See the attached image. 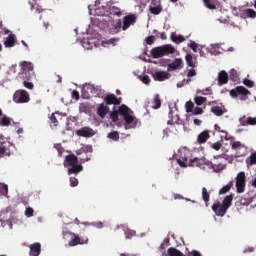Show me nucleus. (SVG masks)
Masks as SVG:
<instances>
[{
  "label": "nucleus",
  "instance_id": "e2e57ef3",
  "mask_svg": "<svg viewBox=\"0 0 256 256\" xmlns=\"http://www.w3.org/2000/svg\"><path fill=\"white\" fill-rule=\"evenodd\" d=\"M121 27H122V21L121 19H118V21L115 24V29H121Z\"/></svg>",
  "mask_w": 256,
  "mask_h": 256
},
{
  "label": "nucleus",
  "instance_id": "0e129e2a",
  "mask_svg": "<svg viewBox=\"0 0 256 256\" xmlns=\"http://www.w3.org/2000/svg\"><path fill=\"white\" fill-rule=\"evenodd\" d=\"M96 227H98L99 229H102V227H104V223H102V221H98L97 223H95Z\"/></svg>",
  "mask_w": 256,
  "mask_h": 256
},
{
  "label": "nucleus",
  "instance_id": "052dcab7",
  "mask_svg": "<svg viewBox=\"0 0 256 256\" xmlns=\"http://www.w3.org/2000/svg\"><path fill=\"white\" fill-rule=\"evenodd\" d=\"M113 10H114V15H116L117 17H121L122 15L121 8H117V6H113Z\"/></svg>",
  "mask_w": 256,
  "mask_h": 256
},
{
  "label": "nucleus",
  "instance_id": "a878e982",
  "mask_svg": "<svg viewBox=\"0 0 256 256\" xmlns=\"http://www.w3.org/2000/svg\"><path fill=\"white\" fill-rule=\"evenodd\" d=\"M4 46L6 48L15 47V35H8V37L4 41Z\"/></svg>",
  "mask_w": 256,
  "mask_h": 256
},
{
  "label": "nucleus",
  "instance_id": "6e6d98bb",
  "mask_svg": "<svg viewBox=\"0 0 256 256\" xmlns=\"http://www.w3.org/2000/svg\"><path fill=\"white\" fill-rule=\"evenodd\" d=\"M222 147V143L220 141H217L216 143L212 144V149H215V151H219Z\"/></svg>",
  "mask_w": 256,
  "mask_h": 256
},
{
  "label": "nucleus",
  "instance_id": "603ef678",
  "mask_svg": "<svg viewBox=\"0 0 256 256\" xmlns=\"http://www.w3.org/2000/svg\"><path fill=\"white\" fill-rule=\"evenodd\" d=\"M190 49H192V51L194 53H198V44L195 43V41H192L189 45Z\"/></svg>",
  "mask_w": 256,
  "mask_h": 256
},
{
  "label": "nucleus",
  "instance_id": "69168bd1",
  "mask_svg": "<svg viewBox=\"0 0 256 256\" xmlns=\"http://www.w3.org/2000/svg\"><path fill=\"white\" fill-rule=\"evenodd\" d=\"M192 255L193 256H203L202 253H200V251H197V250L192 251Z\"/></svg>",
  "mask_w": 256,
  "mask_h": 256
},
{
  "label": "nucleus",
  "instance_id": "4468645a",
  "mask_svg": "<svg viewBox=\"0 0 256 256\" xmlns=\"http://www.w3.org/2000/svg\"><path fill=\"white\" fill-rule=\"evenodd\" d=\"M137 21L136 15H126L123 19V25H122V30L127 31L131 27V25H135Z\"/></svg>",
  "mask_w": 256,
  "mask_h": 256
},
{
  "label": "nucleus",
  "instance_id": "4c0bfd02",
  "mask_svg": "<svg viewBox=\"0 0 256 256\" xmlns=\"http://www.w3.org/2000/svg\"><path fill=\"white\" fill-rule=\"evenodd\" d=\"M0 193L1 195H8L9 187L6 183H0Z\"/></svg>",
  "mask_w": 256,
  "mask_h": 256
},
{
  "label": "nucleus",
  "instance_id": "79ce46f5",
  "mask_svg": "<svg viewBox=\"0 0 256 256\" xmlns=\"http://www.w3.org/2000/svg\"><path fill=\"white\" fill-rule=\"evenodd\" d=\"M194 101H195L196 105H198L200 107L201 105H204V103H206L207 97H195Z\"/></svg>",
  "mask_w": 256,
  "mask_h": 256
},
{
  "label": "nucleus",
  "instance_id": "680f3d73",
  "mask_svg": "<svg viewBox=\"0 0 256 256\" xmlns=\"http://www.w3.org/2000/svg\"><path fill=\"white\" fill-rule=\"evenodd\" d=\"M72 97H73V99H75L76 101H79V99H80V93H79V91H72Z\"/></svg>",
  "mask_w": 256,
  "mask_h": 256
},
{
  "label": "nucleus",
  "instance_id": "37998d69",
  "mask_svg": "<svg viewBox=\"0 0 256 256\" xmlns=\"http://www.w3.org/2000/svg\"><path fill=\"white\" fill-rule=\"evenodd\" d=\"M246 15H247V17H250L251 19H255L256 10H253V8H247L246 9Z\"/></svg>",
  "mask_w": 256,
  "mask_h": 256
},
{
  "label": "nucleus",
  "instance_id": "a19ab883",
  "mask_svg": "<svg viewBox=\"0 0 256 256\" xmlns=\"http://www.w3.org/2000/svg\"><path fill=\"white\" fill-rule=\"evenodd\" d=\"M173 43H184L186 41L185 37L183 35H177L175 37H171Z\"/></svg>",
  "mask_w": 256,
  "mask_h": 256
},
{
  "label": "nucleus",
  "instance_id": "338daca9",
  "mask_svg": "<svg viewBox=\"0 0 256 256\" xmlns=\"http://www.w3.org/2000/svg\"><path fill=\"white\" fill-rule=\"evenodd\" d=\"M174 199H184L183 195H180V193H176L174 195Z\"/></svg>",
  "mask_w": 256,
  "mask_h": 256
},
{
  "label": "nucleus",
  "instance_id": "ea45409f",
  "mask_svg": "<svg viewBox=\"0 0 256 256\" xmlns=\"http://www.w3.org/2000/svg\"><path fill=\"white\" fill-rule=\"evenodd\" d=\"M185 60L188 67H196V63H194L192 55H186Z\"/></svg>",
  "mask_w": 256,
  "mask_h": 256
},
{
  "label": "nucleus",
  "instance_id": "423d86ee",
  "mask_svg": "<svg viewBox=\"0 0 256 256\" xmlns=\"http://www.w3.org/2000/svg\"><path fill=\"white\" fill-rule=\"evenodd\" d=\"M178 165L180 167H199L201 164V159L194 157V159H188L186 153H180V157L177 159Z\"/></svg>",
  "mask_w": 256,
  "mask_h": 256
},
{
  "label": "nucleus",
  "instance_id": "c9c22d12",
  "mask_svg": "<svg viewBox=\"0 0 256 256\" xmlns=\"http://www.w3.org/2000/svg\"><path fill=\"white\" fill-rule=\"evenodd\" d=\"M202 198L205 201L206 205H208L210 195H209L208 189L206 187H203V189H202Z\"/></svg>",
  "mask_w": 256,
  "mask_h": 256
},
{
  "label": "nucleus",
  "instance_id": "473e14b6",
  "mask_svg": "<svg viewBox=\"0 0 256 256\" xmlns=\"http://www.w3.org/2000/svg\"><path fill=\"white\" fill-rule=\"evenodd\" d=\"M0 125L2 127H9V125H11L10 117H7V115H3L1 120H0Z\"/></svg>",
  "mask_w": 256,
  "mask_h": 256
},
{
  "label": "nucleus",
  "instance_id": "3c124183",
  "mask_svg": "<svg viewBox=\"0 0 256 256\" xmlns=\"http://www.w3.org/2000/svg\"><path fill=\"white\" fill-rule=\"evenodd\" d=\"M70 185L71 187H77L79 185V181L76 177H70Z\"/></svg>",
  "mask_w": 256,
  "mask_h": 256
},
{
  "label": "nucleus",
  "instance_id": "5fc2aeb1",
  "mask_svg": "<svg viewBox=\"0 0 256 256\" xmlns=\"http://www.w3.org/2000/svg\"><path fill=\"white\" fill-rule=\"evenodd\" d=\"M203 113H204V110L200 106L195 107V109L193 111V115H202Z\"/></svg>",
  "mask_w": 256,
  "mask_h": 256
},
{
  "label": "nucleus",
  "instance_id": "20e7f679",
  "mask_svg": "<svg viewBox=\"0 0 256 256\" xmlns=\"http://www.w3.org/2000/svg\"><path fill=\"white\" fill-rule=\"evenodd\" d=\"M176 49L173 45H162L160 47H154L151 49V56L153 59H160L161 57H165L167 55H173Z\"/></svg>",
  "mask_w": 256,
  "mask_h": 256
},
{
  "label": "nucleus",
  "instance_id": "dca6fc26",
  "mask_svg": "<svg viewBox=\"0 0 256 256\" xmlns=\"http://www.w3.org/2000/svg\"><path fill=\"white\" fill-rule=\"evenodd\" d=\"M183 67H184L183 59H174L172 63H169L168 71H176L178 69H183Z\"/></svg>",
  "mask_w": 256,
  "mask_h": 256
},
{
  "label": "nucleus",
  "instance_id": "c03bdc74",
  "mask_svg": "<svg viewBox=\"0 0 256 256\" xmlns=\"http://www.w3.org/2000/svg\"><path fill=\"white\" fill-rule=\"evenodd\" d=\"M135 235H136V231H134L133 229H126L125 231L126 239H131L132 237H135Z\"/></svg>",
  "mask_w": 256,
  "mask_h": 256
},
{
  "label": "nucleus",
  "instance_id": "bb28decb",
  "mask_svg": "<svg viewBox=\"0 0 256 256\" xmlns=\"http://www.w3.org/2000/svg\"><path fill=\"white\" fill-rule=\"evenodd\" d=\"M107 113H109V107L108 105H104V103H102L98 107V115H100V117H105Z\"/></svg>",
  "mask_w": 256,
  "mask_h": 256
},
{
  "label": "nucleus",
  "instance_id": "7c9ffc66",
  "mask_svg": "<svg viewBox=\"0 0 256 256\" xmlns=\"http://www.w3.org/2000/svg\"><path fill=\"white\" fill-rule=\"evenodd\" d=\"M231 187H233V181H230L227 185H224V187L220 189L219 195H225L226 193H229V191H231Z\"/></svg>",
  "mask_w": 256,
  "mask_h": 256
},
{
  "label": "nucleus",
  "instance_id": "f257e3e1",
  "mask_svg": "<svg viewBox=\"0 0 256 256\" xmlns=\"http://www.w3.org/2000/svg\"><path fill=\"white\" fill-rule=\"evenodd\" d=\"M80 161L81 163H79V159L77 155H74V153L66 155L64 167L68 168V175H77L78 173L83 171L82 163H86V161H89V157L81 158Z\"/></svg>",
  "mask_w": 256,
  "mask_h": 256
},
{
  "label": "nucleus",
  "instance_id": "4d7b16f0",
  "mask_svg": "<svg viewBox=\"0 0 256 256\" xmlns=\"http://www.w3.org/2000/svg\"><path fill=\"white\" fill-rule=\"evenodd\" d=\"M110 118L112 119V121H118V119H119L118 112L113 111L112 113H110Z\"/></svg>",
  "mask_w": 256,
  "mask_h": 256
},
{
  "label": "nucleus",
  "instance_id": "e433bc0d",
  "mask_svg": "<svg viewBox=\"0 0 256 256\" xmlns=\"http://www.w3.org/2000/svg\"><path fill=\"white\" fill-rule=\"evenodd\" d=\"M247 165H256V151L246 159Z\"/></svg>",
  "mask_w": 256,
  "mask_h": 256
},
{
  "label": "nucleus",
  "instance_id": "aec40b11",
  "mask_svg": "<svg viewBox=\"0 0 256 256\" xmlns=\"http://www.w3.org/2000/svg\"><path fill=\"white\" fill-rule=\"evenodd\" d=\"M211 113H213L217 117H222V115L227 113V109H225V107H220L219 105H215L211 107Z\"/></svg>",
  "mask_w": 256,
  "mask_h": 256
},
{
  "label": "nucleus",
  "instance_id": "1a4fd4ad",
  "mask_svg": "<svg viewBox=\"0 0 256 256\" xmlns=\"http://www.w3.org/2000/svg\"><path fill=\"white\" fill-rule=\"evenodd\" d=\"M246 187V175L244 171L238 173L236 177V189L237 193H244Z\"/></svg>",
  "mask_w": 256,
  "mask_h": 256
},
{
  "label": "nucleus",
  "instance_id": "39448f33",
  "mask_svg": "<svg viewBox=\"0 0 256 256\" xmlns=\"http://www.w3.org/2000/svg\"><path fill=\"white\" fill-rule=\"evenodd\" d=\"M120 115L123 116L124 121L126 122V125L128 127L135 128L138 125V119L136 117H133V115H130V109L126 105H121L119 109Z\"/></svg>",
  "mask_w": 256,
  "mask_h": 256
},
{
  "label": "nucleus",
  "instance_id": "bf43d9fd",
  "mask_svg": "<svg viewBox=\"0 0 256 256\" xmlns=\"http://www.w3.org/2000/svg\"><path fill=\"white\" fill-rule=\"evenodd\" d=\"M154 41H155V37L153 35H150L149 37H146L147 45H153Z\"/></svg>",
  "mask_w": 256,
  "mask_h": 256
},
{
  "label": "nucleus",
  "instance_id": "8fccbe9b",
  "mask_svg": "<svg viewBox=\"0 0 256 256\" xmlns=\"http://www.w3.org/2000/svg\"><path fill=\"white\" fill-rule=\"evenodd\" d=\"M23 85L24 87H26V89H30V90L34 89L35 87V85H33V83H31V81L29 80L24 81Z\"/></svg>",
  "mask_w": 256,
  "mask_h": 256
},
{
  "label": "nucleus",
  "instance_id": "4be33fe9",
  "mask_svg": "<svg viewBox=\"0 0 256 256\" xmlns=\"http://www.w3.org/2000/svg\"><path fill=\"white\" fill-rule=\"evenodd\" d=\"M229 81V75L226 71H220L218 75V84L219 85H226Z\"/></svg>",
  "mask_w": 256,
  "mask_h": 256
},
{
  "label": "nucleus",
  "instance_id": "49530a36",
  "mask_svg": "<svg viewBox=\"0 0 256 256\" xmlns=\"http://www.w3.org/2000/svg\"><path fill=\"white\" fill-rule=\"evenodd\" d=\"M50 122L52 123V125H53L54 127H57V126H58L59 122H58V119H57L55 113H52V115H51V117H50Z\"/></svg>",
  "mask_w": 256,
  "mask_h": 256
},
{
  "label": "nucleus",
  "instance_id": "13d9d810",
  "mask_svg": "<svg viewBox=\"0 0 256 256\" xmlns=\"http://www.w3.org/2000/svg\"><path fill=\"white\" fill-rule=\"evenodd\" d=\"M243 83L246 87H254V81H251L250 79H244Z\"/></svg>",
  "mask_w": 256,
  "mask_h": 256
},
{
  "label": "nucleus",
  "instance_id": "2eb2a0df",
  "mask_svg": "<svg viewBox=\"0 0 256 256\" xmlns=\"http://www.w3.org/2000/svg\"><path fill=\"white\" fill-rule=\"evenodd\" d=\"M79 137H93L96 132L91 127H82L76 131Z\"/></svg>",
  "mask_w": 256,
  "mask_h": 256
},
{
  "label": "nucleus",
  "instance_id": "cd10ccee",
  "mask_svg": "<svg viewBox=\"0 0 256 256\" xmlns=\"http://www.w3.org/2000/svg\"><path fill=\"white\" fill-rule=\"evenodd\" d=\"M162 105L161 97L160 95H154L153 101H152V107L153 109H160Z\"/></svg>",
  "mask_w": 256,
  "mask_h": 256
},
{
  "label": "nucleus",
  "instance_id": "f3484780",
  "mask_svg": "<svg viewBox=\"0 0 256 256\" xmlns=\"http://www.w3.org/2000/svg\"><path fill=\"white\" fill-rule=\"evenodd\" d=\"M253 202L252 197L249 195H243L238 201L236 202L237 207L248 206Z\"/></svg>",
  "mask_w": 256,
  "mask_h": 256
},
{
  "label": "nucleus",
  "instance_id": "9d476101",
  "mask_svg": "<svg viewBox=\"0 0 256 256\" xmlns=\"http://www.w3.org/2000/svg\"><path fill=\"white\" fill-rule=\"evenodd\" d=\"M13 149H15V145L10 141H4L0 143V157H4L5 155H11L13 153Z\"/></svg>",
  "mask_w": 256,
  "mask_h": 256
},
{
  "label": "nucleus",
  "instance_id": "de8ad7c7",
  "mask_svg": "<svg viewBox=\"0 0 256 256\" xmlns=\"http://www.w3.org/2000/svg\"><path fill=\"white\" fill-rule=\"evenodd\" d=\"M25 215H26V217H33V215H34L33 207H26Z\"/></svg>",
  "mask_w": 256,
  "mask_h": 256
},
{
  "label": "nucleus",
  "instance_id": "412c9836",
  "mask_svg": "<svg viewBox=\"0 0 256 256\" xmlns=\"http://www.w3.org/2000/svg\"><path fill=\"white\" fill-rule=\"evenodd\" d=\"M169 120L167 121V125H175L176 123H180V117L179 115H174L173 110L170 109L168 114Z\"/></svg>",
  "mask_w": 256,
  "mask_h": 256
},
{
  "label": "nucleus",
  "instance_id": "a18cd8bd",
  "mask_svg": "<svg viewBox=\"0 0 256 256\" xmlns=\"http://www.w3.org/2000/svg\"><path fill=\"white\" fill-rule=\"evenodd\" d=\"M230 78L233 81H237L239 79V74L237 73V71L235 69H231V71H230Z\"/></svg>",
  "mask_w": 256,
  "mask_h": 256
},
{
  "label": "nucleus",
  "instance_id": "f8f14e48",
  "mask_svg": "<svg viewBox=\"0 0 256 256\" xmlns=\"http://www.w3.org/2000/svg\"><path fill=\"white\" fill-rule=\"evenodd\" d=\"M232 149L236 151L237 155L243 157L247 153V147L241 143V141H234L232 143Z\"/></svg>",
  "mask_w": 256,
  "mask_h": 256
},
{
  "label": "nucleus",
  "instance_id": "c756f323",
  "mask_svg": "<svg viewBox=\"0 0 256 256\" xmlns=\"http://www.w3.org/2000/svg\"><path fill=\"white\" fill-rule=\"evenodd\" d=\"M203 3L207 9H217V0H203Z\"/></svg>",
  "mask_w": 256,
  "mask_h": 256
},
{
  "label": "nucleus",
  "instance_id": "2f4dec72",
  "mask_svg": "<svg viewBox=\"0 0 256 256\" xmlns=\"http://www.w3.org/2000/svg\"><path fill=\"white\" fill-rule=\"evenodd\" d=\"M196 75H197V71H196L195 67H191V69H189V71L187 73L188 79H187L186 83L187 84L191 83L192 77H196Z\"/></svg>",
  "mask_w": 256,
  "mask_h": 256
},
{
  "label": "nucleus",
  "instance_id": "393cba45",
  "mask_svg": "<svg viewBox=\"0 0 256 256\" xmlns=\"http://www.w3.org/2000/svg\"><path fill=\"white\" fill-rule=\"evenodd\" d=\"M167 253L169 256H188L184 255V253L180 251V249H177L176 247H169L167 249Z\"/></svg>",
  "mask_w": 256,
  "mask_h": 256
},
{
  "label": "nucleus",
  "instance_id": "6ab92c4d",
  "mask_svg": "<svg viewBox=\"0 0 256 256\" xmlns=\"http://www.w3.org/2000/svg\"><path fill=\"white\" fill-rule=\"evenodd\" d=\"M211 135L208 130L202 131V133H199L197 137V142L199 144L207 143L208 139H210Z\"/></svg>",
  "mask_w": 256,
  "mask_h": 256
},
{
  "label": "nucleus",
  "instance_id": "72a5a7b5",
  "mask_svg": "<svg viewBox=\"0 0 256 256\" xmlns=\"http://www.w3.org/2000/svg\"><path fill=\"white\" fill-rule=\"evenodd\" d=\"M93 147L91 145H88L87 147H83L81 149H78L76 151V155H82L83 153H92Z\"/></svg>",
  "mask_w": 256,
  "mask_h": 256
},
{
  "label": "nucleus",
  "instance_id": "864d4df0",
  "mask_svg": "<svg viewBox=\"0 0 256 256\" xmlns=\"http://www.w3.org/2000/svg\"><path fill=\"white\" fill-rule=\"evenodd\" d=\"M142 83H144L145 85H150L151 83V79L149 77V75H144L141 79Z\"/></svg>",
  "mask_w": 256,
  "mask_h": 256
},
{
  "label": "nucleus",
  "instance_id": "0eeeda50",
  "mask_svg": "<svg viewBox=\"0 0 256 256\" xmlns=\"http://www.w3.org/2000/svg\"><path fill=\"white\" fill-rule=\"evenodd\" d=\"M13 101L15 103H29L30 95L28 91H25L24 89H20L18 91H15L13 95Z\"/></svg>",
  "mask_w": 256,
  "mask_h": 256
},
{
  "label": "nucleus",
  "instance_id": "6e6552de",
  "mask_svg": "<svg viewBox=\"0 0 256 256\" xmlns=\"http://www.w3.org/2000/svg\"><path fill=\"white\" fill-rule=\"evenodd\" d=\"M63 236L64 237L70 236L69 245L71 247H75L76 245H83V243L86 242L84 241V239H81L79 235H77L76 233H73L72 231H64Z\"/></svg>",
  "mask_w": 256,
  "mask_h": 256
},
{
  "label": "nucleus",
  "instance_id": "c85d7f7f",
  "mask_svg": "<svg viewBox=\"0 0 256 256\" xmlns=\"http://www.w3.org/2000/svg\"><path fill=\"white\" fill-rule=\"evenodd\" d=\"M149 10L152 15H160L163 11V6L162 4H158V6H150Z\"/></svg>",
  "mask_w": 256,
  "mask_h": 256
},
{
  "label": "nucleus",
  "instance_id": "f704fd0d",
  "mask_svg": "<svg viewBox=\"0 0 256 256\" xmlns=\"http://www.w3.org/2000/svg\"><path fill=\"white\" fill-rule=\"evenodd\" d=\"M194 103L193 101H187L185 104V109L187 113H193L194 114Z\"/></svg>",
  "mask_w": 256,
  "mask_h": 256
},
{
  "label": "nucleus",
  "instance_id": "58836bf2",
  "mask_svg": "<svg viewBox=\"0 0 256 256\" xmlns=\"http://www.w3.org/2000/svg\"><path fill=\"white\" fill-rule=\"evenodd\" d=\"M108 138L112 139V141H119L120 135L118 131H112L111 133H108Z\"/></svg>",
  "mask_w": 256,
  "mask_h": 256
},
{
  "label": "nucleus",
  "instance_id": "5701e85b",
  "mask_svg": "<svg viewBox=\"0 0 256 256\" xmlns=\"http://www.w3.org/2000/svg\"><path fill=\"white\" fill-rule=\"evenodd\" d=\"M153 77L156 81H165V79H169V73L166 71H156Z\"/></svg>",
  "mask_w": 256,
  "mask_h": 256
},
{
  "label": "nucleus",
  "instance_id": "a211bd4d",
  "mask_svg": "<svg viewBox=\"0 0 256 256\" xmlns=\"http://www.w3.org/2000/svg\"><path fill=\"white\" fill-rule=\"evenodd\" d=\"M41 254V243H32L30 245V256H39Z\"/></svg>",
  "mask_w": 256,
  "mask_h": 256
},
{
  "label": "nucleus",
  "instance_id": "b1692460",
  "mask_svg": "<svg viewBox=\"0 0 256 256\" xmlns=\"http://www.w3.org/2000/svg\"><path fill=\"white\" fill-rule=\"evenodd\" d=\"M240 124L245 125H256V117H241L240 118Z\"/></svg>",
  "mask_w": 256,
  "mask_h": 256
},
{
  "label": "nucleus",
  "instance_id": "9b49d317",
  "mask_svg": "<svg viewBox=\"0 0 256 256\" xmlns=\"http://www.w3.org/2000/svg\"><path fill=\"white\" fill-rule=\"evenodd\" d=\"M104 102L106 105H121L122 97H117L113 93H109L105 96Z\"/></svg>",
  "mask_w": 256,
  "mask_h": 256
},
{
  "label": "nucleus",
  "instance_id": "ddd939ff",
  "mask_svg": "<svg viewBox=\"0 0 256 256\" xmlns=\"http://www.w3.org/2000/svg\"><path fill=\"white\" fill-rule=\"evenodd\" d=\"M250 94V91L246 87H236L235 89H232L230 91L231 97H239V95H242L241 99H245L247 95Z\"/></svg>",
  "mask_w": 256,
  "mask_h": 256
},
{
  "label": "nucleus",
  "instance_id": "f03ea898",
  "mask_svg": "<svg viewBox=\"0 0 256 256\" xmlns=\"http://www.w3.org/2000/svg\"><path fill=\"white\" fill-rule=\"evenodd\" d=\"M233 199V193H231L230 195H226V197L222 201V204L220 203V201H218L217 203H214L212 205V210L216 215L224 217L229 207H231V205L233 204Z\"/></svg>",
  "mask_w": 256,
  "mask_h": 256
},
{
  "label": "nucleus",
  "instance_id": "7ed1b4c3",
  "mask_svg": "<svg viewBox=\"0 0 256 256\" xmlns=\"http://www.w3.org/2000/svg\"><path fill=\"white\" fill-rule=\"evenodd\" d=\"M20 68L19 76L22 77V79H26L28 81L35 79L36 75L33 63L29 61H22L20 63Z\"/></svg>",
  "mask_w": 256,
  "mask_h": 256
},
{
  "label": "nucleus",
  "instance_id": "774afa93",
  "mask_svg": "<svg viewBox=\"0 0 256 256\" xmlns=\"http://www.w3.org/2000/svg\"><path fill=\"white\" fill-rule=\"evenodd\" d=\"M202 121L200 119H194V125H201Z\"/></svg>",
  "mask_w": 256,
  "mask_h": 256
},
{
  "label": "nucleus",
  "instance_id": "09e8293b",
  "mask_svg": "<svg viewBox=\"0 0 256 256\" xmlns=\"http://www.w3.org/2000/svg\"><path fill=\"white\" fill-rule=\"evenodd\" d=\"M54 148L58 151L59 157H62V155L64 153V148L62 147V145L56 144V145H54Z\"/></svg>",
  "mask_w": 256,
  "mask_h": 256
}]
</instances>
